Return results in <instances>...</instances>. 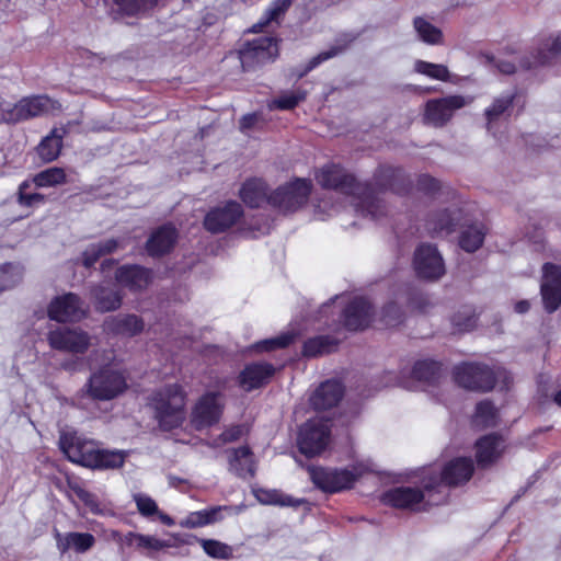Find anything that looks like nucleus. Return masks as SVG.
<instances>
[{
  "label": "nucleus",
  "instance_id": "f257e3e1",
  "mask_svg": "<svg viewBox=\"0 0 561 561\" xmlns=\"http://www.w3.org/2000/svg\"><path fill=\"white\" fill-rule=\"evenodd\" d=\"M317 182L323 188L337 191L351 198L355 210L364 216L377 218L385 213V205L377 193L337 164H327L316 173Z\"/></svg>",
  "mask_w": 561,
  "mask_h": 561
},
{
  "label": "nucleus",
  "instance_id": "f03ea898",
  "mask_svg": "<svg viewBox=\"0 0 561 561\" xmlns=\"http://www.w3.org/2000/svg\"><path fill=\"white\" fill-rule=\"evenodd\" d=\"M59 446L71 462L88 468H119L125 460V453L100 449L93 440H88L77 433H61Z\"/></svg>",
  "mask_w": 561,
  "mask_h": 561
},
{
  "label": "nucleus",
  "instance_id": "7ed1b4c3",
  "mask_svg": "<svg viewBox=\"0 0 561 561\" xmlns=\"http://www.w3.org/2000/svg\"><path fill=\"white\" fill-rule=\"evenodd\" d=\"M186 393L178 385H168L152 393L149 405L153 416L163 431H171L182 425L185 420Z\"/></svg>",
  "mask_w": 561,
  "mask_h": 561
},
{
  "label": "nucleus",
  "instance_id": "20e7f679",
  "mask_svg": "<svg viewBox=\"0 0 561 561\" xmlns=\"http://www.w3.org/2000/svg\"><path fill=\"white\" fill-rule=\"evenodd\" d=\"M424 491L417 488L401 486L387 491L382 500L386 504L398 508L412 511L425 510L427 505H436L443 502V495L437 496L435 485L426 477L423 480Z\"/></svg>",
  "mask_w": 561,
  "mask_h": 561
},
{
  "label": "nucleus",
  "instance_id": "39448f33",
  "mask_svg": "<svg viewBox=\"0 0 561 561\" xmlns=\"http://www.w3.org/2000/svg\"><path fill=\"white\" fill-rule=\"evenodd\" d=\"M472 96L451 94L428 100L424 105V124L440 128L447 125L455 113L472 103Z\"/></svg>",
  "mask_w": 561,
  "mask_h": 561
},
{
  "label": "nucleus",
  "instance_id": "423d86ee",
  "mask_svg": "<svg viewBox=\"0 0 561 561\" xmlns=\"http://www.w3.org/2000/svg\"><path fill=\"white\" fill-rule=\"evenodd\" d=\"M311 190L309 180L295 179L271 193L268 204L282 213H294L307 203Z\"/></svg>",
  "mask_w": 561,
  "mask_h": 561
},
{
  "label": "nucleus",
  "instance_id": "0eeeda50",
  "mask_svg": "<svg viewBox=\"0 0 561 561\" xmlns=\"http://www.w3.org/2000/svg\"><path fill=\"white\" fill-rule=\"evenodd\" d=\"M127 389L125 376L113 366H104L94 371L88 382L89 394L96 400H112Z\"/></svg>",
  "mask_w": 561,
  "mask_h": 561
},
{
  "label": "nucleus",
  "instance_id": "6e6552de",
  "mask_svg": "<svg viewBox=\"0 0 561 561\" xmlns=\"http://www.w3.org/2000/svg\"><path fill=\"white\" fill-rule=\"evenodd\" d=\"M308 472L313 484L323 492L336 493L352 488L363 469H331L323 467H309Z\"/></svg>",
  "mask_w": 561,
  "mask_h": 561
},
{
  "label": "nucleus",
  "instance_id": "1a4fd4ad",
  "mask_svg": "<svg viewBox=\"0 0 561 561\" xmlns=\"http://www.w3.org/2000/svg\"><path fill=\"white\" fill-rule=\"evenodd\" d=\"M59 108V104L47 95H33L21 99L10 108L2 110V119L15 124Z\"/></svg>",
  "mask_w": 561,
  "mask_h": 561
},
{
  "label": "nucleus",
  "instance_id": "9d476101",
  "mask_svg": "<svg viewBox=\"0 0 561 561\" xmlns=\"http://www.w3.org/2000/svg\"><path fill=\"white\" fill-rule=\"evenodd\" d=\"M329 443L330 425L323 419H311L299 430L297 444L301 454L308 457L320 455Z\"/></svg>",
  "mask_w": 561,
  "mask_h": 561
},
{
  "label": "nucleus",
  "instance_id": "9b49d317",
  "mask_svg": "<svg viewBox=\"0 0 561 561\" xmlns=\"http://www.w3.org/2000/svg\"><path fill=\"white\" fill-rule=\"evenodd\" d=\"M473 462L470 458L467 457H458L445 465L443 470L437 476H428L430 481L435 485V493L437 496L443 495V501L445 500L444 488L446 485H459L462 484L471 478L473 473Z\"/></svg>",
  "mask_w": 561,
  "mask_h": 561
},
{
  "label": "nucleus",
  "instance_id": "f8f14e48",
  "mask_svg": "<svg viewBox=\"0 0 561 561\" xmlns=\"http://www.w3.org/2000/svg\"><path fill=\"white\" fill-rule=\"evenodd\" d=\"M456 382L466 389L489 391L494 387L493 371L485 365L463 363L455 368Z\"/></svg>",
  "mask_w": 561,
  "mask_h": 561
},
{
  "label": "nucleus",
  "instance_id": "ddd939ff",
  "mask_svg": "<svg viewBox=\"0 0 561 561\" xmlns=\"http://www.w3.org/2000/svg\"><path fill=\"white\" fill-rule=\"evenodd\" d=\"M278 55L277 43L268 36L259 37L248 42L239 51L240 62L243 69H250L257 65L274 60Z\"/></svg>",
  "mask_w": 561,
  "mask_h": 561
},
{
  "label": "nucleus",
  "instance_id": "4468645a",
  "mask_svg": "<svg viewBox=\"0 0 561 561\" xmlns=\"http://www.w3.org/2000/svg\"><path fill=\"white\" fill-rule=\"evenodd\" d=\"M224 409L222 396L220 392H207L195 403L191 423L196 430H203L217 423Z\"/></svg>",
  "mask_w": 561,
  "mask_h": 561
},
{
  "label": "nucleus",
  "instance_id": "2eb2a0df",
  "mask_svg": "<svg viewBox=\"0 0 561 561\" xmlns=\"http://www.w3.org/2000/svg\"><path fill=\"white\" fill-rule=\"evenodd\" d=\"M413 266L416 275L423 279L435 280L445 274L444 260L432 244H421L416 248Z\"/></svg>",
  "mask_w": 561,
  "mask_h": 561
},
{
  "label": "nucleus",
  "instance_id": "dca6fc26",
  "mask_svg": "<svg viewBox=\"0 0 561 561\" xmlns=\"http://www.w3.org/2000/svg\"><path fill=\"white\" fill-rule=\"evenodd\" d=\"M540 293L547 312H554L561 305V265L546 263L542 266Z\"/></svg>",
  "mask_w": 561,
  "mask_h": 561
},
{
  "label": "nucleus",
  "instance_id": "f3484780",
  "mask_svg": "<svg viewBox=\"0 0 561 561\" xmlns=\"http://www.w3.org/2000/svg\"><path fill=\"white\" fill-rule=\"evenodd\" d=\"M48 343L55 350L81 354L89 348L90 336L81 330L58 328L48 333Z\"/></svg>",
  "mask_w": 561,
  "mask_h": 561
},
{
  "label": "nucleus",
  "instance_id": "a211bd4d",
  "mask_svg": "<svg viewBox=\"0 0 561 561\" xmlns=\"http://www.w3.org/2000/svg\"><path fill=\"white\" fill-rule=\"evenodd\" d=\"M87 310L72 293L56 297L48 307V317L57 322H75L85 317Z\"/></svg>",
  "mask_w": 561,
  "mask_h": 561
},
{
  "label": "nucleus",
  "instance_id": "6ab92c4d",
  "mask_svg": "<svg viewBox=\"0 0 561 561\" xmlns=\"http://www.w3.org/2000/svg\"><path fill=\"white\" fill-rule=\"evenodd\" d=\"M242 207L237 202H229L224 206L211 209L205 217V228L213 232L219 233L232 227L242 216Z\"/></svg>",
  "mask_w": 561,
  "mask_h": 561
},
{
  "label": "nucleus",
  "instance_id": "aec40b11",
  "mask_svg": "<svg viewBox=\"0 0 561 561\" xmlns=\"http://www.w3.org/2000/svg\"><path fill=\"white\" fill-rule=\"evenodd\" d=\"M506 449V443L502 436L490 434L481 437L476 443V459L480 467H488L497 461Z\"/></svg>",
  "mask_w": 561,
  "mask_h": 561
},
{
  "label": "nucleus",
  "instance_id": "412c9836",
  "mask_svg": "<svg viewBox=\"0 0 561 561\" xmlns=\"http://www.w3.org/2000/svg\"><path fill=\"white\" fill-rule=\"evenodd\" d=\"M229 470L240 478H253L256 471V461L248 446L229 449L226 451Z\"/></svg>",
  "mask_w": 561,
  "mask_h": 561
},
{
  "label": "nucleus",
  "instance_id": "4be33fe9",
  "mask_svg": "<svg viewBox=\"0 0 561 561\" xmlns=\"http://www.w3.org/2000/svg\"><path fill=\"white\" fill-rule=\"evenodd\" d=\"M125 542L126 546L131 547L149 557L173 547L171 540L161 539L153 535H144L133 531H129L125 535Z\"/></svg>",
  "mask_w": 561,
  "mask_h": 561
},
{
  "label": "nucleus",
  "instance_id": "5701e85b",
  "mask_svg": "<svg viewBox=\"0 0 561 561\" xmlns=\"http://www.w3.org/2000/svg\"><path fill=\"white\" fill-rule=\"evenodd\" d=\"M343 386L336 380H328L310 397V403L316 410H328L335 407L343 396Z\"/></svg>",
  "mask_w": 561,
  "mask_h": 561
},
{
  "label": "nucleus",
  "instance_id": "b1692460",
  "mask_svg": "<svg viewBox=\"0 0 561 561\" xmlns=\"http://www.w3.org/2000/svg\"><path fill=\"white\" fill-rule=\"evenodd\" d=\"M371 320V307L363 298L354 299L344 311V324L348 330H362Z\"/></svg>",
  "mask_w": 561,
  "mask_h": 561
},
{
  "label": "nucleus",
  "instance_id": "393cba45",
  "mask_svg": "<svg viewBox=\"0 0 561 561\" xmlns=\"http://www.w3.org/2000/svg\"><path fill=\"white\" fill-rule=\"evenodd\" d=\"M117 282L130 290L145 289L151 282V273L149 270L133 265L122 266L116 272Z\"/></svg>",
  "mask_w": 561,
  "mask_h": 561
},
{
  "label": "nucleus",
  "instance_id": "a878e982",
  "mask_svg": "<svg viewBox=\"0 0 561 561\" xmlns=\"http://www.w3.org/2000/svg\"><path fill=\"white\" fill-rule=\"evenodd\" d=\"M460 209L456 206L431 214L426 220V228L431 233H450L459 220Z\"/></svg>",
  "mask_w": 561,
  "mask_h": 561
},
{
  "label": "nucleus",
  "instance_id": "bb28decb",
  "mask_svg": "<svg viewBox=\"0 0 561 561\" xmlns=\"http://www.w3.org/2000/svg\"><path fill=\"white\" fill-rule=\"evenodd\" d=\"M56 545L61 553L72 549L78 553H83L94 546L95 539L89 533H67L65 535L56 531Z\"/></svg>",
  "mask_w": 561,
  "mask_h": 561
},
{
  "label": "nucleus",
  "instance_id": "cd10ccee",
  "mask_svg": "<svg viewBox=\"0 0 561 561\" xmlns=\"http://www.w3.org/2000/svg\"><path fill=\"white\" fill-rule=\"evenodd\" d=\"M273 373V366L266 363L248 365L240 374V385L244 390L250 391L261 387Z\"/></svg>",
  "mask_w": 561,
  "mask_h": 561
},
{
  "label": "nucleus",
  "instance_id": "c85d7f7f",
  "mask_svg": "<svg viewBox=\"0 0 561 561\" xmlns=\"http://www.w3.org/2000/svg\"><path fill=\"white\" fill-rule=\"evenodd\" d=\"M176 237V230L171 225L160 227L147 241L148 253L158 256L169 252L174 245Z\"/></svg>",
  "mask_w": 561,
  "mask_h": 561
},
{
  "label": "nucleus",
  "instance_id": "c756f323",
  "mask_svg": "<svg viewBox=\"0 0 561 561\" xmlns=\"http://www.w3.org/2000/svg\"><path fill=\"white\" fill-rule=\"evenodd\" d=\"M267 186L259 179L247 181L241 190L240 197L245 205L252 208L261 207L263 204H268Z\"/></svg>",
  "mask_w": 561,
  "mask_h": 561
},
{
  "label": "nucleus",
  "instance_id": "7c9ffc66",
  "mask_svg": "<svg viewBox=\"0 0 561 561\" xmlns=\"http://www.w3.org/2000/svg\"><path fill=\"white\" fill-rule=\"evenodd\" d=\"M106 329L122 335L134 336L144 330V321L135 314L116 316L105 321Z\"/></svg>",
  "mask_w": 561,
  "mask_h": 561
},
{
  "label": "nucleus",
  "instance_id": "2f4dec72",
  "mask_svg": "<svg viewBox=\"0 0 561 561\" xmlns=\"http://www.w3.org/2000/svg\"><path fill=\"white\" fill-rule=\"evenodd\" d=\"M138 513L145 518L156 516L163 525L173 526L174 519L168 514L161 512L157 502L148 494L138 492L133 494Z\"/></svg>",
  "mask_w": 561,
  "mask_h": 561
},
{
  "label": "nucleus",
  "instance_id": "473e14b6",
  "mask_svg": "<svg viewBox=\"0 0 561 561\" xmlns=\"http://www.w3.org/2000/svg\"><path fill=\"white\" fill-rule=\"evenodd\" d=\"M561 51V34L546 38L538 47L537 55L533 61H523L520 67L530 69L536 66L545 65Z\"/></svg>",
  "mask_w": 561,
  "mask_h": 561
},
{
  "label": "nucleus",
  "instance_id": "72a5a7b5",
  "mask_svg": "<svg viewBox=\"0 0 561 561\" xmlns=\"http://www.w3.org/2000/svg\"><path fill=\"white\" fill-rule=\"evenodd\" d=\"M254 496L261 504L282 507H299L306 502L302 499H295L274 489H257L254 491Z\"/></svg>",
  "mask_w": 561,
  "mask_h": 561
},
{
  "label": "nucleus",
  "instance_id": "f704fd0d",
  "mask_svg": "<svg viewBox=\"0 0 561 561\" xmlns=\"http://www.w3.org/2000/svg\"><path fill=\"white\" fill-rule=\"evenodd\" d=\"M486 229L483 224L476 222L465 227L459 236V245L466 252L477 251L483 243Z\"/></svg>",
  "mask_w": 561,
  "mask_h": 561
},
{
  "label": "nucleus",
  "instance_id": "c9c22d12",
  "mask_svg": "<svg viewBox=\"0 0 561 561\" xmlns=\"http://www.w3.org/2000/svg\"><path fill=\"white\" fill-rule=\"evenodd\" d=\"M92 294L94 297L95 308L99 311L107 312L121 307L122 297L112 288L100 286L94 288Z\"/></svg>",
  "mask_w": 561,
  "mask_h": 561
},
{
  "label": "nucleus",
  "instance_id": "e433bc0d",
  "mask_svg": "<svg viewBox=\"0 0 561 561\" xmlns=\"http://www.w3.org/2000/svg\"><path fill=\"white\" fill-rule=\"evenodd\" d=\"M414 30L419 38L427 45H439L443 43V33L425 18L417 16L413 21Z\"/></svg>",
  "mask_w": 561,
  "mask_h": 561
},
{
  "label": "nucleus",
  "instance_id": "4c0bfd02",
  "mask_svg": "<svg viewBox=\"0 0 561 561\" xmlns=\"http://www.w3.org/2000/svg\"><path fill=\"white\" fill-rule=\"evenodd\" d=\"M117 247L118 242L115 239H108L89 245L83 252L84 266H92L102 255L113 252Z\"/></svg>",
  "mask_w": 561,
  "mask_h": 561
},
{
  "label": "nucleus",
  "instance_id": "58836bf2",
  "mask_svg": "<svg viewBox=\"0 0 561 561\" xmlns=\"http://www.w3.org/2000/svg\"><path fill=\"white\" fill-rule=\"evenodd\" d=\"M60 149L61 135L55 129L42 140L37 147V152L44 161L50 162L59 156Z\"/></svg>",
  "mask_w": 561,
  "mask_h": 561
},
{
  "label": "nucleus",
  "instance_id": "ea45409f",
  "mask_svg": "<svg viewBox=\"0 0 561 561\" xmlns=\"http://www.w3.org/2000/svg\"><path fill=\"white\" fill-rule=\"evenodd\" d=\"M497 423V412L489 401H482L477 404L473 416V425L480 428L494 426Z\"/></svg>",
  "mask_w": 561,
  "mask_h": 561
},
{
  "label": "nucleus",
  "instance_id": "a19ab883",
  "mask_svg": "<svg viewBox=\"0 0 561 561\" xmlns=\"http://www.w3.org/2000/svg\"><path fill=\"white\" fill-rule=\"evenodd\" d=\"M414 71L434 80L448 81L450 78L449 70L445 65L424 60H416L414 62Z\"/></svg>",
  "mask_w": 561,
  "mask_h": 561
},
{
  "label": "nucleus",
  "instance_id": "79ce46f5",
  "mask_svg": "<svg viewBox=\"0 0 561 561\" xmlns=\"http://www.w3.org/2000/svg\"><path fill=\"white\" fill-rule=\"evenodd\" d=\"M37 187H51L66 182V173L61 168H49L37 173L33 179Z\"/></svg>",
  "mask_w": 561,
  "mask_h": 561
},
{
  "label": "nucleus",
  "instance_id": "37998d69",
  "mask_svg": "<svg viewBox=\"0 0 561 561\" xmlns=\"http://www.w3.org/2000/svg\"><path fill=\"white\" fill-rule=\"evenodd\" d=\"M377 181L380 186H388L397 193H401L399 184L405 181V176L401 170L387 167L379 170Z\"/></svg>",
  "mask_w": 561,
  "mask_h": 561
},
{
  "label": "nucleus",
  "instance_id": "c03bdc74",
  "mask_svg": "<svg viewBox=\"0 0 561 561\" xmlns=\"http://www.w3.org/2000/svg\"><path fill=\"white\" fill-rule=\"evenodd\" d=\"M291 0H274L265 12L263 20L252 27L253 32L261 31L270 22L277 20L290 7Z\"/></svg>",
  "mask_w": 561,
  "mask_h": 561
},
{
  "label": "nucleus",
  "instance_id": "a18cd8bd",
  "mask_svg": "<svg viewBox=\"0 0 561 561\" xmlns=\"http://www.w3.org/2000/svg\"><path fill=\"white\" fill-rule=\"evenodd\" d=\"M220 511L221 507H214L210 510L193 512L187 516L183 525L186 527L195 528L207 524H211L218 520V515Z\"/></svg>",
  "mask_w": 561,
  "mask_h": 561
},
{
  "label": "nucleus",
  "instance_id": "49530a36",
  "mask_svg": "<svg viewBox=\"0 0 561 561\" xmlns=\"http://www.w3.org/2000/svg\"><path fill=\"white\" fill-rule=\"evenodd\" d=\"M119 9L128 15H141L151 10L157 0H115Z\"/></svg>",
  "mask_w": 561,
  "mask_h": 561
},
{
  "label": "nucleus",
  "instance_id": "de8ad7c7",
  "mask_svg": "<svg viewBox=\"0 0 561 561\" xmlns=\"http://www.w3.org/2000/svg\"><path fill=\"white\" fill-rule=\"evenodd\" d=\"M296 335L293 332L282 333L280 335L272 339H267L256 343L253 348L257 352H267L277 348H284L288 346Z\"/></svg>",
  "mask_w": 561,
  "mask_h": 561
},
{
  "label": "nucleus",
  "instance_id": "09e8293b",
  "mask_svg": "<svg viewBox=\"0 0 561 561\" xmlns=\"http://www.w3.org/2000/svg\"><path fill=\"white\" fill-rule=\"evenodd\" d=\"M22 277V268L14 264L0 266V291L14 286Z\"/></svg>",
  "mask_w": 561,
  "mask_h": 561
},
{
  "label": "nucleus",
  "instance_id": "8fccbe9b",
  "mask_svg": "<svg viewBox=\"0 0 561 561\" xmlns=\"http://www.w3.org/2000/svg\"><path fill=\"white\" fill-rule=\"evenodd\" d=\"M202 547L205 553L211 558L230 559L232 557V548L227 543L214 539L202 540Z\"/></svg>",
  "mask_w": 561,
  "mask_h": 561
},
{
  "label": "nucleus",
  "instance_id": "3c124183",
  "mask_svg": "<svg viewBox=\"0 0 561 561\" xmlns=\"http://www.w3.org/2000/svg\"><path fill=\"white\" fill-rule=\"evenodd\" d=\"M512 103L513 94L511 93L495 99L492 105L485 110L488 124L490 125L493 121L503 115L512 106Z\"/></svg>",
  "mask_w": 561,
  "mask_h": 561
},
{
  "label": "nucleus",
  "instance_id": "603ef678",
  "mask_svg": "<svg viewBox=\"0 0 561 561\" xmlns=\"http://www.w3.org/2000/svg\"><path fill=\"white\" fill-rule=\"evenodd\" d=\"M438 365L433 360H420L413 366V377L422 381H432L438 373Z\"/></svg>",
  "mask_w": 561,
  "mask_h": 561
},
{
  "label": "nucleus",
  "instance_id": "864d4df0",
  "mask_svg": "<svg viewBox=\"0 0 561 561\" xmlns=\"http://www.w3.org/2000/svg\"><path fill=\"white\" fill-rule=\"evenodd\" d=\"M332 344L329 337L318 336L308 340L304 345V355L318 356L331 352Z\"/></svg>",
  "mask_w": 561,
  "mask_h": 561
},
{
  "label": "nucleus",
  "instance_id": "5fc2aeb1",
  "mask_svg": "<svg viewBox=\"0 0 561 561\" xmlns=\"http://www.w3.org/2000/svg\"><path fill=\"white\" fill-rule=\"evenodd\" d=\"M306 93L304 91L286 92L273 100L270 107L278 110H291L305 100Z\"/></svg>",
  "mask_w": 561,
  "mask_h": 561
},
{
  "label": "nucleus",
  "instance_id": "6e6d98bb",
  "mask_svg": "<svg viewBox=\"0 0 561 561\" xmlns=\"http://www.w3.org/2000/svg\"><path fill=\"white\" fill-rule=\"evenodd\" d=\"M248 433L245 425H232L228 427L217 439L214 440L213 445L219 447L226 443H232L240 439Z\"/></svg>",
  "mask_w": 561,
  "mask_h": 561
},
{
  "label": "nucleus",
  "instance_id": "4d7b16f0",
  "mask_svg": "<svg viewBox=\"0 0 561 561\" xmlns=\"http://www.w3.org/2000/svg\"><path fill=\"white\" fill-rule=\"evenodd\" d=\"M341 51H342L341 47L334 46V47H331L330 49H328L325 51H322V53L318 54L317 56L312 57L309 60L307 67L305 68V70L302 72H300L298 75V77L301 78L302 76H305L306 73H308L309 71H311L312 69L318 67L320 64H322L323 61L329 60L330 58H332L334 56H336Z\"/></svg>",
  "mask_w": 561,
  "mask_h": 561
},
{
  "label": "nucleus",
  "instance_id": "13d9d810",
  "mask_svg": "<svg viewBox=\"0 0 561 561\" xmlns=\"http://www.w3.org/2000/svg\"><path fill=\"white\" fill-rule=\"evenodd\" d=\"M72 490L77 494V496L90 508V511L94 514H104V512L100 508L99 503L95 496L87 491L85 489L75 485Z\"/></svg>",
  "mask_w": 561,
  "mask_h": 561
},
{
  "label": "nucleus",
  "instance_id": "bf43d9fd",
  "mask_svg": "<svg viewBox=\"0 0 561 561\" xmlns=\"http://www.w3.org/2000/svg\"><path fill=\"white\" fill-rule=\"evenodd\" d=\"M28 187L27 182H23L19 187V202L24 206H33L44 202V195L38 193L27 194L25 188Z\"/></svg>",
  "mask_w": 561,
  "mask_h": 561
},
{
  "label": "nucleus",
  "instance_id": "052dcab7",
  "mask_svg": "<svg viewBox=\"0 0 561 561\" xmlns=\"http://www.w3.org/2000/svg\"><path fill=\"white\" fill-rule=\"evenodd\" d=\"M417 186L425 193H434L436 190H438L437 181L428 175L420 176L417 180Z\"/></svg>",
  "mask_w": 561,
  "mask_h": 561
},
{
  "label": "nucleus",
  "instance_id": "680f3d73",
  "mask_svg": "<svg viewBox=\"0 0 561 561\" xmlns=\"http://www.w3.org/2000/svg\"><path fill=\"white\" fill-rule=\"evenodd\" d=\"M517 58L515 56L511 57L510 59H501L497 61L496 66L499 70L503 73L511 75L515 72L516 66L515 60Z\"/></svg>",
  "mask_w": 561,
  "mask_h": 561
},
{
  "label": "nucleus",
  "instance_id": "e2e57ef3",
  "mask_svg": "<svg viewBox=\"0 0 561 561\" xmlns=\"http://www.w3.org/2000/svg\"><path fill=\"white\" fill-rule=\"evenodd\" d=\"M474 322L476 320L469 316L463 321H460L458 316L453 318V323L459 332L469 331L471 328H473Z\"/></svg>",
  "mask_w": 561,
  "mask_h": 561
},
{
  "label": "nucleus",
  "instance_id": "0e129e2a",
  "mask_svg": "<svg viewBox=\"0 0 561 561\" xmlns=\"http://www.w3.org/2000/svg\"><path fill=\"white\" fill-rule=\"evenodd\" d=\"M529 308H530V304L528 300H520V301L516 302L514 306L515 312L520 313V314L526 313L529 310Z\"/></svg>",
  "mask_w": 561,
  "mask_h": 561
},
{
  "label": "nucleus",
  "instance_id": "69168bd1",
  "mask_svg": "<svg viewBox=\"0 0 561 561\" xmlns=\"http://www.w3.org/2000/svg\"><path fill=\"white\" fill-rule=\"evenodd\" d=\"M386 322L387 324L389 325H396L398 322L396 320H392L391 317H390V313L393 312V313H397L398 312V309H397V306L396 305H391L389 306L387 309H386Z\"/></svg>",
  "mask_w": 561,
  "mask_h": 561
},
{
  "label": "nucleus",
  "instance_id": "338daca9",
  "mask_svg": "<svg viewBox=\"0 0 561 561\" xmlns=\"http://www.w3.org/2000/svg\"><path fill=\"white\" fill-rule=\"evenodd\" d=\"M110 538H112L113 540L117 541V542H122V543H125V536H123L121 533H118L117 530H110V535H108Z\"/></svg>",
  "mask_w": 561,
  "mask_h": 561
},
{
  "label": "nucleus",
  "instance_id": "774afa93",
  "mask_svg": "<svg viewBox=\"0 0 561 561\" xmlns=\"http://www.w3.org/2000/svg\"><path fill=\"white\" fill-rule=\"evenodd\" d=\"M255 121V116L254 115H249V116H244L242 118V122H241V127L242 128H248L250 127Z\"/></svg>",
  "mask_w": 561,
  "mask_h": 561
}]
</instances>
